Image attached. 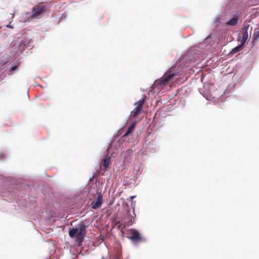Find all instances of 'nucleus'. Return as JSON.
Segmentation results:
<instances>
[{"mask_svg": "<svg viewBox=\"0 0 259 259\" xmlns=\"http://www.w3.org/2000/svg\"><path fill=\"white\" fill-rule=\"evenodd\" d=\"M110 163V157L107 156L106 158L103 159L101 165H102L105 169H107L109 167Z\"/></svg>", "mask_w": 259, "mask_h": 259, "instance_id": "nucleus-8", "label": "nucleus"}, {"mask_svg": "<svg viewBox=\"0 0 259 259\" xmlns=\"http://www.w3.org/2000/svg\"><path fill=\"white\" fill-rule=\"evenodd\" d=\"M135 196H131V199H133L134 198H135Z\"/></svg>", "mask_w": 259, "mask_h": 259, "instance_id": "nucleus-16", "label": "nucleus"}, {"mask_svg": "<svg viewBox=\"0 0 259 259\" xmlns=\"http://www.w3.org/2000/svg\"><path fill=\"white\" fill-rule=\"evenodd\" d=\"M127 219L128 221L126 223L127 226L131 225L135 221L134 217L130 214V210H128L127 211Z\"/></svg>", "mask_w": 259, "mask_h": 259, "instance_id": "nucleus-9", "label": "nucleus"}, {"mask_svg": "<svg viewBox=\"0 0 259 259\" xmlns=\"http://www.w3.org/2000/svg\"><path fill=\"white\" fill-rule=\"evenodd\" d=\"M243 46V40H242L240 42L239 46L234 48L230 53L229 54H234L236 53H237L239 51L241 50L242 47Z\"/></svg>", "mask_w": 259, "mask_h": 259, "instance_id": "nucleus-10", "label": "nucleus"}, {"mask_svg": "<svg viewBox=\"0 0 259 259\" xmlns=\"http://www.w3.org/2000/svg\"><path fill=\"white\" fill-rule=\"evenodd\" d=\"M11 23L12 22H10L7 25V27L11 28H13V27L11 25Z\"/></svg>", "mask_w": 259, "mask_h": 259, "instance_id": "nucleus-14", "label": "nucleus"}, {"mask_svg": "<svg viewBox=\"0 0 259 259\" xmlns=\"http://www.w3.org/2000/svg\"><path fill=\"white\" fill-rule=\"evenodd\" d=\"M103 202V196L101 193H98L96 198L91 204V207L94 209L99 208Z\"/></svg>", "mask_w": 259, "mask_h": 259, "instance_id": "nucleus-5", "label": "nucleus"}, {"mask_svg": "<svg viewBox=\"0 0 259 259\" xmlns=\"http://www.w3.org/2000/svg\"><path fill=\"white\" fill-rule=\"evenodd\" d=\"M251 24H252V23H251V22L250 21H246L244 22V45L245 44V41L248 37L247 30H249L250 33L252 31V27L251 26Z\"/></svg>", "mask_w": 259, "mask_h": 259, "instance_id": "nucleus-7", "label": "nucleus"}, {"mask_svg": "<svg viewBox=\"0 0 259 259\" xmlns=\"http://www.w3.org/2000/svg\"><path fill=\"white\" fill-rule=\"evenodd\" d=\"M127 238L131 240L133 242L137 243L144 240L140 233L134 229H131L128 231Z\"/></svg>", "mask_w": 259, "mask_h": 259, "instance_id": "nucleus-3", "label": "nucleus"}, {"mask_svg": "<svg viewBox=\"0 0 259 259\" xmlns=\"http://www.w3.org/2000/svg\"><path fill=\"white\" fill-rule=\"evenodd\" d=\"M16 68V66L13 67V68H11V70H14Z\"/></svg>", "mask_w": 259, "mask_h": 259, "instance_id": "nucleus-15", "label": "nucleus"}, {"mask_svg": "<svg viewBox=\"0 0 259 259\" xmlns=\"http://www.w3.org/2000/svg\"><path fill=\"white\" fill-rule=\"evenodd\" d=\"M177 73L172 72V71L166 72L163 76L159 79L156 80L154 83V88H157L158 89H162L165 85H167L168 82L175 76Z\"/></svg>", "mask_w": 259, "mask_h": 259, "instance_id": "nucleus-2", "label": "nucleus"}, {"mask_svg": "<svg viewBox=\"0 0 259 259\" xmlns=\"http://www.w3.org/2000/svg\"><path fill=\"white\" fill-rule=\"evenodd\" d=\"M45 9L46 7L43 6L42 4H40L39 5L36 6L33 8V14L32 17L33 18L37 17L45 11Z\"/></svg>", "mask_w": 259, "mask_h": 259, "instance_id": "nucleus-6", "label": "nucleus"}, {"mask_svg": "<svg viewBox=\"0 0 259 259\" xmlns=\"http://www.w3.org/2000/svg\"><path fill=\"white\" fill-rule=\"evenodd\" d=\"M259 37V30L256 32L254 33L253 35V41H255Z\"/></svg>", "mask_w": 259, "mask_h": 259, "instance_id": "nucleus-13", "label": "nucleus"}, {"mask_svg": "<svg viewBox=\"0 0 259 259\" xmlns=\"http://www.w3.org/2000/svg\"><path fill=\"white\" fill-rule=\"evenodd\" d=\"M135 125H136V123H132V124L130 126V127L128 128V130L127 131L126 133H125L124 135H123V137H126V136H128L129 135H130L132 133H133L134 128H135Z\"/></svg>", "mask_w": 259, "mask_h": 259, "instance_id": "nucleus-11", "label": "nucleus"}, {"mask_svg": "<svg viewBox=\"0 0 259 259\" xmlns=\"http://www.w3.org/2000/svg\"><path fill=\"white\" fill-rule=\"evenodd\" d=\"M238 21V18L236 17H234L232 18L230 21H229L227 23V25H230L232 26H234L237 24Z\"/></svg>", "mask_w": 259, "mask_h": 259, "instance_id": "nucleus-12", "label": "nucleus"}, {"mask_svg": "<svg viewBox=\"0 0 259 259\" xmlns=\"http://www.w3.org/2000/svg\"><path fill=\"white\" fill-rule=\"evenodd\" d=\"M144 102L145 99H143L140 100L138 102L135 103V105H136V107L131 113V116L132 117H136L137 115L141 112Z\"/></svg>", "mask_w": 259, "mask_h": 259, "instance_id": "nucleus-4", "label": "nucleus"}, {"mask_svg": "<svg viewBox=\"0 0 259 259\" xmlns=\"http://www.w3.org/2000/svg\"><path fill=\"white\" fill-rule=\"evenodd\" d=\"M87 234L86 227L84 224H79L76 228L69 230V235L72 238H75L76 242L81 243L83 242Z\"/></svg>", "mask_w": 259, "mask_h": 259, "instance_id": "nucleus-1", "label": "nucleus"}]
</instances>
